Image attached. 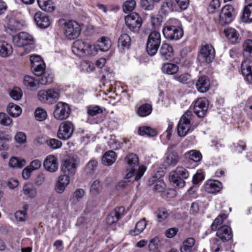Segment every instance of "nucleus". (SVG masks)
<instances>
[{"mask_svg":"<svg viewBox=\"0 0 252 252\" xmlns=\"http://www.w3.org/2000/svg\"><path fill=\"white\" fill-rule=\"evenodd\" d=\"M125 161L128 165L126 178H134V181L139 180L145 173L146 167L144 166L139 165L138 158L136 155L133 153L128 154L125 158Z\"/></svg>","mask_w":252,"mask_h":252,"instance_id":"1","label":"nucleus"},{"mask_svg":"<svg viewBox=\"0 0 252 252\" xmlns=\"http://www.w3.org/2000/svg\"><path fill=\"white\" fill-rule=\"evenodd\" d=\"M12 41L14 45L21 48L19 54L23 56L31 52L32 45L34 43L33 36L26 32H21L13 36Z\"/></svg>","mask_w":252,"mask_h":252,"instance_id":"2","label":"nucleus"},{"mask_svg":"<svg viewBox=\"0 0 252 252\" xmlns=\"http://www.w3.org/2000/svg\"><path fill=\"white\" fill-rule=\"evenodd\" d=\"M217 231V238L212 240V250L213 252H219L223 242L229 241L232 238L231 228L227 225H222Z\"/></svg>","mask_w":252,"mask_h":252,"instance_id":"3","label":"nucleus"},{"mask_svg":"<svg viewBox=\"0 0 252 252\" xmlns=\"http://www.w3.org/2000/svg\"><path fill=\"white\" fill-rule=\"evenodd\" d=\"M162 32L165 38L170 40H178L181 39L184 34L179 21L175 19L172 20L170 24H167L164 27Z\"/></svg>","mask_w":252,"mask_h":252,"instance_id":"4","label":"nucleus"},{"mask_svg":"<svg viewBox=\"0 0 252 252\" xmlns=\"http://www.w3.org/2000/svg\"><path fill=\"white\" fill-rule=\"evenodd\" d=\"M192 118L193 115L190 111H187L183 115L177 126V133L179 136L184 137L194 130L195 127L193 126L191 124Z\"/></svg>","mask_w":252,"mask_h":252,"instance_id":"5","label":"nucleus"},{"mask_svg":"<svg viewBox=\"0 0 252 252\" xmlns=\"http://www.w3.org/2000/svg\"><path fill=\"white\" fill-rule=\"evenodd\" d=\"M189 176V172L184 167L178 166L175 170L171 171L169 174V180L176 187L182 188L185 184V179H187Z\"/></svg>","mask_w":252,"mask_h":252,"instance_id":"6","label":"nucleus"},{"mask_svg":"<svg viewBox=\"0 0 252 252\" xmlns=\"http://www.w3.org/2000/svg\"><path fill=\"white\" fill-rule=\"evenodd\" d=\"M64 34L68 39H73L79 35L81 29L79 24L75 21L62 20Z\"/></svg>","mask_w":252,"mask_h":252,"instance_id":"7","label":"nucleus"},{"mask_svg":"<svg viewBox=\"0 0 252 252\" xmlns=\"http://www.w3.org/2000/svg\"><path fill=\"white\" fill-rule=\"evenodd\" d=\"M161 43V35L159 32L154 31L152 32L148 38L146 49L150 56H154L157 53Z\"/></svg>","mask_w":252,"mask_h":252,"instance_id":"8","label":"nucleus"},{"mask_svg":"<svg viewBox=\"0 0 252 252\" xmlns=\"http://www.w3.org/2000/svg\"><path fill=\"white\" fill-rule=\"evenodd\" d=\"M215 57V51L210 44L201 46L198 53L197 59L203 63H209L213 62Z\"/></svg>","mask_w":252,"mask_h":252,"instance_id":"9","label":"nucleus"},{"mask_svg":"<svg viewBox=\"0 0 252 252\" xmlns=\"http://www.w3.org/2000/svg\"><path fill=\"white\" fill-rule=\"evenodd\" d=\"M235 17V10L230 4H226L221 9L219 15V23L221 25L230 24Z\"/></svg>","mask_w":252,"mask_h":252,"instance_id":"10","label":"nucleus"},{"mask_svg":"<svg viewBox=\"0 0 252 252\" xmlns=\"http://www.w3.org/2000/svg\"><path fill=\"white\" fill-rule=\"evenodd\" d=\"M70 113V108L68 104L63 102H59L55 106L53 113L54 118L59 120L67 119Z\"/></svg>","mask_w":252,"mask_h":252,"instance_id":"11","label":"nucleus"},{"mask_svg":"<svg viewBox=\"0 0 252 252\" xmlns=\"http://www.w3.org/2000/svg\"><path fill=\"white\" fill-rule=\"evenodd\" d=\"M174 145H171L168 147L167 152L164 155L163 165L164 167H174L177 165L179 160V155L173 150Z\"/></svg>","mask_w":252,"mask_h":252,"instance_id":"12","label":"nucleus"},{"mask_svg":"<svg viewBox=\"0 0 252 252\" xmlns=\"http://www.w3.org/2000/svg\"><path fill=\"white\" fill-rule=\"evenodd\" d=\"M74 131L73 124L69 121L62 122L60 125L57 136L59 138L63 140L68 139L72 135Z\"/></svg>","mask_w":252,"mask_h":252,"instance_id":"13","label":"nucleus"},{"mask_svg":"<svg viewBox=\"0 0 252 252\" xmlns=\"http://www.w3.org/2000/svg\"><path fill=\"white\" fill-rule=\"evenodd\" d=\"M208 108V102L205 98H199L194 103V113L199 118L203 117L206 114Z\"/></svg>","mask_w":252,"mask_h":252,"instance_id":"14","label":"nucleus"},{"mask_svg":"<svg viewBox=\"0 0 252 252\" xmlns=\"http://www.w3.org/2000/svg\"><path fill=\"white\" fill-rule=\"evenodd\" d=\"M125 22L131 31H134L135 29L140 27L142 19L138 13L133 12L126 17Z\"/></svg>","mask_w":252,"mask_h":252,"instance_id":"15","label":"nucleus"},{"mask_svg":"<svg viewBox=\"0 0 252 252\" xmlns=\"http://www.w3.org/2000/svg\"><path fill=\"white\" fill-rule=\"evenodd\" d=\"M78 162V160L74 158L66 159L62 164V170L65 173L73 175L76 171Z\"/></svg>","mask_w":252,"mask_h":252,"instance_id":"16","label":"nucleus"},{"mask_svg":"<svg viewBox=\"0 0 252 252\" xmlns=\"http://www.w3.org/2000/svg\"><path fill=\"white\" fill-rule=\"evenodd\" d=\"M43 166L46 171L51 173L55 172L58 169V158L53 155L48 156L44 160Z\"/></svg>","mask_w":252,"mask_h":252,"instance_id":"17","label":"nucleus"},{"mask_svg":"<svg viewBox=\"0 0 252 252\" xmlns=\"http://www.w3.org/2000/svg\"><path fill=\"white\" fill-rule=\"evenodd\" d=\"M252 62L247 59L241 63V71L245 77V80L249 83L252 84V71L251 67Z\"/></svg>","mask_w":252,"mask_h":252,"instance_id":"18","label":"nucleus"},{"mask_svg":"<svg viewBox=\"0 0 252 252\" xmlns=\"http://www.w3.org/2000/svg\"><path fill=\"white\" fill-rule=\"evenodd\" d=\"M87 42L81 40L75 41L72 46V51L77 56L82 57L86 56Z\"/></svg>","mask_w":252,"mask_h":252,"instance_id":"19","label":"nucleus"},{"mask_svg":"<svg viewBox=\"0 0 252 252\" xmlns=\"http://www.w3.org/2000/svg\"><path fill=\"white\" fill-rule=\"evenodd\" d=\"M125 208L123 207L116 208L114 211H111L106 218V222L109 225H111L116 222L124 215Z\"/></svg>","mask_w":252,"mask_h":252,"instance_id":"20","label":"nucleus"},{"mask_svg":"<svg viewBox=\"0 0 252 252\" xmlns=\"http://www.w3.org/2000/svg\"><path fill=\"white\" fill-rule=\"evenodd\" d=\"M34 20L37 26L40 28H47L51 24L49 17L41 12H36L35 14Z\"/></svg>","mask_w":252,"mask_h":252,"instance_id":"21","label":"nucleus"},{"mask_svg":"<svg viewBox=\"0 0 252 252\" xmlns=\"http://www.w3.org/2000/svg\"><path fill=\"white\" fill-rule=\"evenodd\" d=\"M24 25V22L20 20L15 17H11L8 19L6 25V31L12 32H16L17 31L22 30Z\"/></svg>","mask_w":252,"mask_h":252,"instance_id":"22","label":"nucleus"},{"mask_svg":"<svg viewBox=\"0 0 252 252\" xmlns=\"http://www.w3.org/2000/svg\"><path fill=\"white\" fill-rule=\"evenodd\" d=\"M196 87L200 93L206 92L210 87L209 80L205 76L199 77L196 83Z\"/></svg>","mask_w":252,"mask_h":252,"instance_id":"23","label":"nucleus"},{"mask_svg":"<svg viewBox=\"0 0 252 252\" xmlns=\"http://www.w3.org/2000/svg\"><path fill=\"white\" fill-rule=\"evenodd\" d=\"M112 45V42L109 38L106 36L100 37L96 42V46L102 52H107Z\"/></svg>","mask_w":252,"mask_h":252,"instance_id":"24","label":"nucleus"},{"mask_svg":"<svg viewBox=\"0 0 252 252\" xmlns=\"http://www.w3.org/2000/svg\"><path fill=\"white\" fill-rule=\"evenodd\" d=\"M159 54L163 60H168L173 55V48L167 43H163L160 48Z\"/></svg>","mask_w":252,"mask_h":252,"instance_id":"25","label":"nucleus"},{"mask_svg":"<svg viewBox=\"0 0 252 252\" xmlns=\"http://www.w3.org/2000/svg\"><path fill=\"white\" fill-rule=\"evenodd\" d=\"M224 33L227 38L233 44L238 42L239 34L234 28H229L224 31Z\"/></svg>","mask_w":252,"mask_h":252,"instance_id":"26","label":"nucleus"},{"mask_svg":"<svg viewBox=\"0 0 252 252\" xmlns=\"http://www.w3.org/2000/svg\"><path fill=\"white\" fill-rule=\"evenodd\" d=\"M13 51L12 46L4 41H0V55L2 57L10 56Z\"/></svg>","mask_w":252,"mask_h":252,"instance_id":"27","label":"nucleus"},{"mask_svg":"<svg viewBox=\"0 0 252 252\" xmlns=\"http://www.w3.org/2000/svg\"><path fill=\"white\" fill-rule=\"evenodd\" d=\"M39 7L47 12H52L55 10V6L51 0H37Z\"/></svg>","mask_w":252,"mask_h":252,"instance_id":"28","label":"nucleus"},{"mask_svg":"<svg viewBox=\"0 0 252 252\" xmlns=\"http://www.w3.org/2000/svg\"><path fill=\"white\" fill-rule=\"evenodd\" d=\"M222 188V184L218 181H210L206 185V190L211 193L219 192Z\"/></svg>","mask_w":252,"mask_h":252,"instance_id":"29","label":"nucleus"},{"mask_svg":"<svg viewBox=\"0 0 252 252\" xmlns=\"http://www.w3.org/2000/svg\"><path fill=\"white\" fill-rule=\"evenodd\" d=\"M117 155L113 151L106 152L103 156L102 161L105 165H111L114 163L116 159Z\"/></svg>","mask_w":252,"mask_h":252,"instance_id":"30","label":"nucleus"},{"mask_svg":"<svg viewBox=\"0 0 252 252\" xmlns=\"http://www.w3.org/2000/svg\"><path fill=\"white\" fill-rule=\"evenodd\" d=\"M195 243V240L192 237H189L185 240L180 248L181 252H191Z\"/></svg>","mask_w":252,"mask_h":252,"instance_id":"31","label":"nucleus"},{"mask_svg":"<svg viewBox=\"0 0 252 252\" xmlns=\"http://www.w3.org/2000/svg\"><path fill=\"white\" fill-rule=\"evenodd\" d=\"M131 38L126 33L122 34L119 38L118 47L122 49H128L130 46Z\"/></svg>","mask_w":252,"mask_h":252,"instance_id":"32","label":"nucleus"},{"mask_svg":"<svg viewBox=\"0 0 252 252\" xmlns=\"http://www.w3.org/2000/svg\"><path fill=\"white\" fill-rule=\"evenodd\" d=\"M146 226L145 219L140 220L136 223L135 228L130 231V234L132 236L139 235L143 231Z\"/></svg>","mask_w":252,"mask_h":252,"instance_id":"33","label":"nucleus"},{"mask_svg":"<svg viewBox=\"0 0 252 252\" xmlns=\"http://www.w3.org/2000/svg\"><path fill=\"white\" fill-rule=\"evenodd\" d=\"M161 70L163 73L172 75L177 73L179 70L178 66L172 63H166L162 65Z\"/></svg>","mask_w":252,"mask_h":252,"instance_id":"34","label":"nucleus"},{"mask_svg":"<svg viewBox=\"0 0 252 252\" xmlns=\"http://www.w3.org/2000/svg\"><path fill=\"white\" fill-rule=\"evenodd\" d=\"M7 111L11 116L17 117L21 114L22 109L18 105L10 103L7 106Z\"/></svg>","mask_w":252,"mask_h":252,"instance_id":"35","label":"nucleus"},{"mask_svg":"<svg viewBox=\"0 0 252 252\" xmlns=\"http://www.w3.org/2000/svg\"><path fill=\"white\" fill-rule=\"evenodd\" d=\"M242 20L244 22H252V3H249L245 7Z\"/></svg>","mask_w":252,"mask_h":252,"instance_id":"36","label":"nucleus"},{"mask_svg":"<svg viewBox=\"0 0 252 252\" xmlns=\"http://www.w3.org/2000/svg\"><path fill=\"white\" fill-rule=\"evenodd\" d=\"M138 133L141 136H148L153 137L157 135V130L150 126L140 127L138 129Z\"/></svg>","mask_w":252,"mask_h":252,"instance_id":"37","label":"nucleus"},{"mask_svg":"<svg viewBox=\"0 0 252 252\" xmlns=\"http://www.w3.org/2000/svg\"><path fill=\"white\" fill-rule=\"evenodd\" d=\"M227 218V215L225 214H222L219 215L213 221L212 223L211 228L212 231L217 230L218 229L221 227L224 220Z\"/></svg>","mask_w":252,"mask_h":252,"instance_id":"38","label":"nucleus"},{"mask_svg":"<svg viewBox=\"0 0 252 252\" xmlns=\"http://www.w3.org/2000/svg\"><path fill=\"white\" fill-rule=\"evenodd\" d=\"M152 110L151 105L146 103L140 106L137 111V113L140 117H146L151 114Z\"/></svg>","mask_w":252,"mask_h":252,"instance_id":"39","label":"nucleus"},{"mask_svg":"<svg viewBox=\"0 0 252 252\" xmlns=\"http://www.w3.org/2000/svg\"><path fill=\"white\" fill-rule=\"evenodd\" d=\"M30 61L32 69L35 70L39 65H45L43 60L39 56L31 55L30 56Z\"/></svg>","mask_w":252,"mask_h":252,"instance_id":"40","label":"nucleus"},{"mask_svg":"<svg viewBox=\"0 0 252 252\" xmlns=\"http://www.w3.org/2000/svg\"><path fill=\"white\" fill-rule=\"evenodd\" d=\"M23 192L25 195L31 198H33L37 194L36 189L31 185H25L24 186Z\"/></svg>","mask_w":252,"mask_h":252,"instance_id":"41","label":"nucleus"},{"mask_svg":"<svg viewBox=\"0 0 252 252\" xmlns=\"http://www.w3.org/2000/svg\"><path fill=\"white\" fill-rule=\"evenodd\" d=\"M41 77L39 79L38 83L43 85H47L53 81V76L52 74L44 71V73L40 75Z\"/></svg>","mask_w":252,"mask_h":252,"instance_id":"42","label":"nucleus"},{"mask_svg":"<svg viewBox=\"0 0 252 252\" xmlns=\"http://www.w3.org/2000/svg\"><path fill=\"white\" fill-rule=\"evenodd\" d=\"M244 56L252 58V40H246L243 44Z\"/></svg>","mask_w":252,"mask_h":252,"instance_id":"43","label":"nucleus"},{"mask_svg":"<svg viewBox=\"0 0 252 252\" xmlns=\"http://www.w3.org/2000/svg\"><path fill=\"white\" fill-rule=\"evenodd\" d=\"M102 189V186L99 180H95L90 188V192L93 195H96L100 193Z\"/></svg>","mask_w":252,"mask_h":252,"instance_id":"44","label":"nucleus"},{"mask_svg":"<svg viewBox=\"0 0 252 252\" xmlns=\"http://www.w3.org/2000/svg\"><path fill=\"white\" fill-rule=\"evenodd\" d=\"M34 116L37 121H43L46 119L47 114L45 110L42 108L38 107L35 110Z\"/></svg>","mask_w":252,"mask_h":252,"instance_id":"45","label":"nucleus"},{"mask_svg":"<svg viewBox=\"0 0 252 252\" xmlns=\"http://www.w3.org/2000/svg\"><path fill=\"white\" fill-rule=\"evenodd\" d=\"M9 164L12 167H22L26 164V161L24 159L13 157L10 159Z\"/></svg>","mask_w":252,"mask_h":252,"instance_id":"46","label":"nucleus"},{"mask_svg":"<svg viewBox=\"0 0 252 252\" xmlns=\"http://www.w3.org/2000/svg\"><path fill=\"white\" fill-rule=\"evenodd\" d=\"M186 156L189 159L194 162H198L202 158V155L201 153L196 150H191L188 152L186 153Z\"/></svg>","mask_w":252,"mask_h":252,"instance_id":"47","label":"nucleus"},{"mask_svg":"<svg viewBox=\"0 0 252 252\" xmlns=\"http://www.w3.org/2000/svg\"><path fill=\"white\" fill-rule=\"evenodd\" d=\"M10 96L14 100H20L22 96L23 93L21 89L18 87H14L9 93Z\"/></svg>","mask_w":252,"mask_h":252,"instance_id":"48","label":"nucleus"},{"mask_svg":"<svg viewBox=\"0 0 252 252\" xmlns=\"http://www.w3.org/2000/svg\"><path fill=\"white\" fill-rule=\"evenodd\" d=\"M220 0H212L211 1L208 8V10L210 13H214L219 9L220 6Z\"/></svg>","mask_w":252,"mask_h":252,"instance_id":"49","label":"nucleus"},{"mask_svg":"<svg viewBox=\"0 0 252 252\" xmlns=\"http://www.w3.org/2000/svg\"><path fill=\"white\" fill-rule=\"evenodd\" d=\"M86 50V55H95L97 53L99 48L96 46V43L95 45H92L90 43L87 42Z\"/></svg>","mask_w":252,"mask_h":252,"instance_id":"50","label":"nucleus"},{"mask_svg":"<svg viewBox=\"0 0 252 252\" xmlns=\"http://www.w3.org/2000/svg\"><path fill=\"white\" fill-rule=\"evenodd\" d=\"M136 5V2L134 0H129L126 1L123 6V11L125 13L132 11Z\"/></svg>","mask_w":252,"mask_h":252,"instance_id":"51","label":"nucleus"},{"mask_svg":"<svg viewBox=\"0 0 252 252\" xmlns=\"http://www.w3.org/2000/svg\"><path fill=\"white\" fill-rule=\"evenodd\" d=\"M97 165V161L95 159L91 160L87 164L85 171L87 174L93 173L96 169Z\"/></svg>","mask_w":252,"mask_h":252,"instance_id":"52","label":"nucleus"},{"mask_svg":"<svg viewBox=\"0 0 252 252\" xmlns=\"http://www.w3.org/2000/svg\"><path fill=\"white\" fill-rule=\"evenodd\" d=\"M24 84L27 87L33 88L36 86L38 82L32 77L27 75L24 78Z\"/></svg>","mask_w":252,"mask_h":252,"instance_id":"53","label":"nucleus"},{"mask_svg":"<svg viewBox=\"0 0 252 252\" xmlns=\"http://www.w3.org/2000/svg\"><path fill=\"white\" fill-rule=\"evenodd\" d=\"M12 123V119L5 113H0V124L5 126H9Z\"/></svg>","mask_w":252,"mask_h":252,"instance_id":"54","label":"nucleus"},{"mask_svg":"<svg viewBox=\"0 0 252 252\" xmlns=\"http://www.w3.org/2000/svg\"><path fill=\"white\" fill-rule=\"evenodd\" d=\"M154 2L153 0H141V6L145 10H151L154 7Z\"/></svg>","mask_w":252,"mask_h":252,"instance_id":"55","label":"nucleus"},{"mask_svg":"<svg viewBox=\"0 0 252 252\" xmlns=\"http://www.w3.org/2000/svg\"><path fill=\"white\" fill-rule=\"evenodd\" d=\"M15 139L17 143L24 144L26 143L27 137L23 132H18L15 136Z\"/></svg>","mask_w":252,"mask_h":252,"instance_id":"56","label":"nucleus"},{"mask_svg":"<svg viewBox=\"0 0 252 252\" xmlns=\"http://www.w3.org/2000/svg\"><path fill=\"white\" fill-rule=\"evenodd\" d=\"M14 216L17 221H24L27 218V213L26 210L18 211L15 213Z\"/></svg>","mask_w":252,"mask_h":252,"instance_id":"57","label":"nucleus"},{"mask_svg":"<svg viewBox=\"0 0 252 252\" xmlns=\"http://www.w3.org/2000/svg\"><path fill=\"white\" fill-rule=\"evenodd\" d=\"M168 216V213L165 209H159L158 212L157 218L158 221L161 222L165 220Z\"/></svg>","mask_w":252,"mask_h":252,"instance_id":"58","label":"nucleus"},{"mask_svg":"<svg viewBox=\"0 0 252 252\" xmlns=\"http://www.w3.org/2000/svg\"><path fill=\"white\" fill-rule=\"evenodd\" d=\"M48 145L51 148L58 149L62 146V142L56 139H51L47 141Z\"/></svg>","mask_w":252,"mask_h":252,"instance_id":"59","label":"nucleus"},{"mask_svg":"<svg viewBox=\"0 0 252 252\" xmlns=\"http://www.w3.org/2000/svg\"><path fill=\"white\" fill-rule=\"evenodd\" d=\"M102 110L98 106L90 107L88 110V114L92 116L101 113Z\"/></svg>","mask_w":252,"mask_h":252,"instance_id":"60","label":"nucleus"},{"mask_svg":"<svg viewBox=\"0 0 252 252\" xmlns=\"http://www.w3.org/2000/svg\"><path fill=\"white\" fill-rule=\"evenodd\" d=\"M46 92L49 101L53 100L59 97V93L54 89H49L46 91Z\"/></svg>","mask_w":252,"mask_h":252,"instance_id":"61","label":"nucleus"},{"mask_svg":"<svg viewBox=\"0 0 252 252\" xmlns=\"http://www.w3.org/2000/svg\"><path fill=\"white\" fill-rule=\"evenodd\" d=\"M113 78V73L111 72L106 71L102 75L101 80V81L103 82V84L105 85V83H107L109 81H110Z\"/></svg>","mask_w":252,"mask_h":252,"instance_id":"62","label":"nucleus"},{"mask_svg":"<svg viewBox=\"0 0 252 252\" xmlns=\"http://www.w3.org/2000/svg\"><path fill=\"white\" fill-rule=\"evenodd\" d=\"M38 99L41 102H45L49 100L46 91L41 90L37 94Z\"/></svg>","mask_w":252,"mask_h":252,"instance_id":"63","label":"nucleus"},{"mask_svg":"<svg viewBox=\"0 0 252 252\" xmlns=\"http://www.w3.org/2000/svg\"><path fill=\"white\" fill-rule=\"evenodd\" d=\"M178 231V228L172 227L166 230L165 235L167 238H172L177 233Z\"/></svg>","mask_w":252,"mask_h":252,"instance_id":"64","label":"nucleus"}]
</instances>
